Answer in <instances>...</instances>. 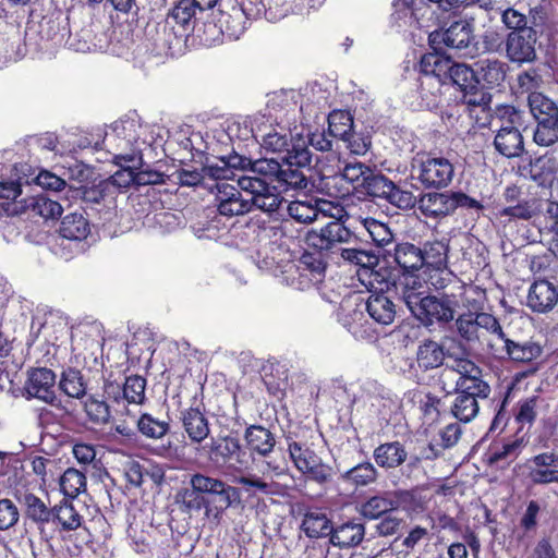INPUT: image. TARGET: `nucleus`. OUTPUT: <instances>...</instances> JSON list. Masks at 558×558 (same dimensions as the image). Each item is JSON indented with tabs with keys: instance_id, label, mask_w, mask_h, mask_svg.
Wrapping results in <instances>:
<instances>
[{
	"instance_id": "obj_1",
	"label": "nucleus",
	"mask_w": 558,
	"mask_h": 558,
	"mask_svg": "<svg viewBox=\"0 0 558 558\" xmlns=\"http://www.w3.org/2000/svg\"><path fill=\"white\" fill-rule=\"evenodd\" d=\"M379 247L343 248L341 256L360 267L356 271L359 280L371 292L366 302V311L369 316L378 324L389 325L396 317V305L387 295L391 284L390 274L387 271L389 263L386 258L380 259Z\"/></svg>"
},
{
	"instance_id": "obj_2",
	"label": "nucleus",
	"mask_w": 558,
	"mask_h": 558,
	"mask_svg": "<svg viewBox=\"0 0 558 558\" xmlns=\"http://www.w3.org/2000/svg\"><path fill=\"white\" fill-rule=\"evenodd\" d=\"M501 21L511 29L505 43L507 59L519 65L536 61V48L541 47L538 37L544 31L543 17L526 16L513 8H508L502 12Z\"/></svg>"
},
{
	"instance_id": "obj_3",
	"label": "nucleus",
	"mask_w": 558,
	"mask_h": 558,
	"mask_svg": "<svg viewBox=\"0 0 558 558\" xmlns=\"http://www.w3.org/2000/svg\"><path fill=\"white\" fill-rule=\"evenodd\" d=\"M333 246H298L281 271V281L296 290L322 283Z\"/></svg>"
},
{
	"instance_id": "obj_4",
	"label": "nucleus",
	"mask_w": 558,
	"mask_h": 558,
	"mask_svg": "<svg viewBox=\"0 0 558 558\" xmlns=\"http://www.w3.org/2000/svg\"><path fill=\"white\" fill-rule=\"evenodd\" d=\"M190 484L196 493L205 496L208 501H213L207 506V519L216 524L220 522L223 512L239 498L235 487L202 473L193 474Z\"/></svg>"
},
{
	"instance_id": "obj_5",
	"label": "nucleus",
	"mask_w": 558,
	"mask_h": 558,
	"mask_svg": "<svg viewBox=\"0 0 558 558\" xmlns=\"http://www.w3.org/2000/svg\"><path fill=\"white\" fill-rule=\"evenodd\" d=\"M474 17L463 14L452 20L448 27L434 31L429 34L428 40L435 50L441 46L471 53L475 46Z\"/></svg>"
},
{
	"instance_id": "obj_6",
	"label": "nucleus",
	"mask_w": 558,
	"mask_h": 558,
	"mask_svg": "<svg viewBox=\"0 0 558 558\" xmlns=\"http://www.w3.org/2000/svg\"><path fill=\"white\" fill-rule=\"evenodd\" d=\"M454 166L442 156L417 154L412 162V177L417 179L425 189L447 187L453 179Z\"/></svg>"
},
{
	"instance_id": "obj_7",
	"label": "nucleus",
	"mask_w": 558,
	"mask_h": 558,
	"mask_svg": "<svg viewBox=\"0 0 558 558\" xmlns=\"http://www.w3.org/2000/svg\"><path fill=\"white\" fill-rule=\"evenodd\" d=\"M262 146L272 153L284 154L282 161L298 167H310L312 153L307 148L305 137L298 134L295 137L284 133H268L263 136Z\"/></svg>"
},
{
	"instance_id": "obj_8",
	"label": "nucleus",
	"mask_w": 558,
	"mask_h": 558,
	"mask_svg": "<svg viewBox=\"0 0 558 558\" xmlns=\"http://www.w3.org/2000/svg\"><path fill=\"white\" fill-rule=\"evenodd\" d=\"M238 186L251 195V211L256 208L272 214L284 203L278 193L271 191L272 186H267L266 181L257 180L256 177H239Z\"/></svg>"
},
{
	"instance_id": "obj_9",
	"label": "nucleus",
	"mask_w": 558,
	"mask_h": 558,
	"mask_svg": "<svg viewBox=\"0 0 558 558\" xmlns=\"http://www.w3.org/2000/svg\"><path fill=\"white\" fill-rule=\"evenodd\" d=\"M76 193L85 205V209L108 215L117 207L113 187L105 180L96 184L81 186Z\"/></svg>"
},
{
	"instance_id": "obj_10",
	"label": "nucleus",
	"mask_w": 558,
	"mask_h": 558,
	"mask_svg": "<svg viewBox=\"0 0 558 558\" xmlns=\"http://www.w3.org/2000/svg\"><path fill=\"white\" fill-rule=\"evenodd\" d=\"M218 13L220 15L218 22L215 21L216 14L204 15V20H199L195 24V28L190 33L195 34L205 45H213L219 41L225 33L230 36L236 35L240 28L231 25L229 21L233 19V15L226 14L220 10H218Z\"/></svg>"
},
{
	"instance_id": "obj_11",
	"label": "nucleus",
	"mask_w": 558,
	"mask_h": 558,
	"mask_svg": "<svg viewBox=\"0 0 558 558\" xmlns=\"http://www.w3.org/2000/svg\"><path fill=\"white\" fill-rule=\"evenodd\" d=\"M558 303V286L547 279H537L529 288L526 306L536 314L551 312Z\"/></svg>"
},
{
	"instance_id": "obj_12",
	"label": "nucleus",
	"mask_w": 558,
	"mask_h": 558,
	"mask_svg": "<svg viewBox=\"0 0 558 558\" xmlns=\"http://www.w3.org/2000/svg\"><path fill=\"white\" fill-rule=\"evenodd\" d=\"M54 385L56 374L51 369L46 367L33 368L28 371L22 395L27 400L49 401L52 399Z\"/></svg>"
},
{
	"instance_id": "obj_13",
	"label": "nucleus",
	"mask_w": 558,
	"mask_h": 558,
	"mask_svg": "<svg viewBox=\"0 0 558 558\" xmlns=\"http://www.w3.org/2000/svg\"><path fill=\"white\" fill-rule=\"evenodd\" d=\"M215 197L217 210L226 217L245 215L251 211L250 198H244L238 187L228 183L216 184Z\"/></svg>"
},
{
	"instance_id": "obj_14",
	"label": "nucleus",
	"mask_w": 558,
	"mask_h": 558,
	"mask_svg": "<svg viewBox=\"0 0 558 558\" xmlns=\"http://www.w3.org/2000/svg\"><path fill=\"white\" fill-rule=\"evenodd\" d=\"M411 313L424 325L448 323L454 317V310L450 304L432 295L424 296Z\"/></svg>"
},
{
	"instance_id": "obj_15",
	"label": "nucleus",
	"mask_w": 558,
	"mask_h": 558,
	"mask_svg": "<svg viewBox=\"0 0 558 558\" xmlns=\"http://www.w3.org/2000/svg\"><path fill=\"white\" fill-rule=\"evenodd\" d=\"M199 20H204V14L198 12L193 1L179 0L167 15L166 26L174 28L177 25L180 32L178 36L186 37Z\"/></svg>"
},
{
	"instance_id": "obj_16",
	"label": "nucleus",
	"mask_w": 558,
	"mask_h": 558,
	"mask_svg": "<svg viewBox=\"0 0 558 558\" xmlns=\"http://www.w3.org/2000/svg\"><path fill=\"white\" fill-rule=\"evenodd\" d=\"M529 478L534 485L558 484V454L542 452L529 460Z\"/></svg>"
},
{
	"instance_id": "obj_17",
	"label": "nucleus",
	"mask_w": 558,
	"mask_h": 558,
	"mask_svg": "<svg viewBox=\"0 0 558 558\" xmlns=\"http://www.w3.org/2000/svg\"><path fill=\"white\" fill-rule=\"evenodd\" d=\"M294 254L288 246H257L250 256L259 269L271 270L276 277H281L286 263Z\"/></svg>"
},
{
	"instance_id": "obj_18",
	"label": "nucleus",
	"mask_w": 558,
	"mask_h": 558,
	"mask_svg": "<svg viewBox=\"0 0 558 558\" xmlns=\"http://www.w3.org/2000/svg\"><path fill=\"white\" fill-rule=\"evenodd\" d=\"M525 445L523 437H517L501 445L495 444L485 453V462L489 468L506 470L520 456Z\"/></svg>"
},
{
	"instance_id": "obj_19",
	"label": "nucleus",
	"mask_w": 558,
	"mask_h": 558,
	"mask_svg": "<svg viewBox=\"0 0 558 558\" xmlns=\"http://www.w3.org/2000/svg\"><path fill=\"white\" fill-rule=\"evenodd\" d=\"M477 85L487 89L499 87L506 80L508 65L496 58H483L474 62Z\"/></svg>"
},
{
	"instance_id": "obj_20",
	"label": "nucleus",
	"mask_w": 558,
	"mask_h": 558,
	"mask_svg": "<svg viewBox=\"0 0 558 558\" xmlns=\"http://www.w3.org/2000/svg\"><path fill=\"white\" fill-rule=\"evenodd\" d=\"M391 288H395L396 292L400 294V298L410 312L427 295L425 283L413 274H403L398 282L391 280L390 289Z\"/></svg>"
},
{
	"instance_id": "obj_21",
	"label": "nucleus",
	"mask_w": 558,
	"mask_h": 558,
	"mask_svg": "<svg viewBox=\"0 0 558 558\" xmlns=\"http://www.w3.org/2000/svg\"><path fill=\"white\" fill-rule=\"evenodd\" d=\"M180 420L184 432L192 442L201 444L210 433L209 422L204 412L198 408H189L182 410Z\"/></svg>"
},
{
	"instance_id": "obj_22",
	"label": "nucleus",
	"mask_w": 558,
	"mask_h": 558,
	"mask_svg": "<svg viewBox=\"0 0 558 558\" xmlns=\"http://www.w3.org/2000/svg\"><path fill=\"white\" fill-rule=\"evenodd\" d=\"M15 498L26 519L38 525L50 523L51 508L41 498L28 490H16Z\"/></svg>"
},
{
	"instance_id": "obj_23",
	"label": "nucleus",
	"mask_w": 558,
	"mask_h": 558,
	"mask_svg": "<svg viewBox=\"0 0 558 558\" xmlns=\"http://www.w3.org/2000/svg\"><path fill=\"white\" fill-rule=\"evenodd\" d=\"M136 154H117L113 157V162L121 166V168L109 178L105 179L106 183H110L113 187L114 196L117 197L123 190L130 187L132 184L136 185V171L133 166H123L125 163H134L136 160Z\"/></svg>"
},
{
	"instance_id": "obj_24",
	"label": "nucleus",
	"mask_w": 558,
	"mask_h": 558,
	"mask_svg": "<svg viewBox=\"0 0 558 558\" xmlns=\"http://www.w3.org/2000/svg\"><path fill=\"white\" fill-rule=\"evenodd\" d=\"M470 296L473 300L484 299L485 292L477 286L466 284L460 278L451 279V283L442 292L441 299L452 306L454 310L460 305L471 304Z\"/></svg>"
},
{
	"instance_id": "obj_25",
	"label": "nucleus",
	"mask_w": 558,
	"mask_h": 558,
	"mask_svg": "<svg viewBox=\"0 0 558 558\" xmlns=\"http://www.w3.org/2000/svg\"><path fill=\"white\" fill-rule=\"evenodd\" d=\"M57 231L64 240L82 242L90 234L92 225L83 214L75 211L61 218Z\"/></svg>"
},
{
	"instance_id": "obj_26",
	"label": "nucleus",
	"mask_w": 558,
	"mask_h": 558,
	"mask_svg": "<svg viewBox=\"0 0 558 558\" xmlns=\"http://www.w3.org/2000/svg\"><path fill=\"white\" fill-rule=\"evenodd\" d=\"M495 149L506 158L520 157L524 153V140L515 128H499L494 138Z\"/></svg>"
},
{
	"instance_id": "obj_27",
	"label": "nucleus",
	"mask_w": 558,
	"mask_h": 558,
	"mask_svg": "<svg viewBox=\"0 0 558 558\" xmlns=\"http://www.w3.org/2000/svg\"><path fill=\"white\" fill-rule=\"evenodd\" d=\"M247 449L260 457L269 456L276 445L275 435L262 425H250L244 433Z\"/></svg>"
},
{
	"instance_id": "obj_28",
	"label": "nucleus",
	"mask_w": 558,
	"mask_h": 558,
	"mask_svg": "<svg viewBox=\"0 0 558 558\" xmlns=\"http://www.w3.org/2000/svg\"><path fill=\"white\" fill-rule=\"evenodd\" d=\"M420 210L428 217L448 216L453 213L452 192H429L418 198Z\"/></svg>"
},
{
	"instance_id": "obj_29",
	"label": "nucleus",
	"mask_w": 558,
	"mask_h": 558,
	"mask_svg": "<svg viewBox=\"0 0 558 558\" xmlns=\"http://www.w3.org/2000/svg\"><path fill=\"white\" fill-rule=\"evenodd\" d=\"M529 107L536 125H558V106L547 96L532 93L529 96Z\"/></svg>"
},
{
	"instance_id": "obj_30",
	"label": "nucleus",
	"mask_w": 558,
	"mask_h": 558,
	"mask_svg": "<svg viewBox=\"0 0 558 558\" xmlns=\"http://www.w3.org/2000/svg\"><path fill=\"white\" fill-rule=\"evenodd\" d=\"M373 457L377 465L384 469H397L408 458V452L400 441H390L375 448Z\"/></svg>"
},
{
	"instance_id": "obj_31",
	"label": "nucleus",
	"mask_w": 558,
	"mask_h": 558,
	"mask_svg": "<svg viewBox=\"0 0 558 558\" xmlns=\"http://www.w3.org/2000/svg\"><path fill=\"white\" fill-rule=\"evenodd\" d=\"M26 209H29L34 215L43 217L45 220L58 219L63 211L62 206L57 201H52L44 195L24 199V205L21 207H17V204H15L13 213L19 214Z\"/></svg>"
},
{
	"instance_id": "obj_32",
	"label": "nucleus",
	"mask_w": 558,
	"mask_h": 558,
	"mask_svg": "<svg viewBox=\"0 0 558 558\" xmlns=\"http://www.w3.org/2000/svg\"><path fill=\"white\" fill-rule=\"evenodd\" d=\"M207 448L210 460L216 463H228L233 459L240 461L242 447L235 437L226 436L220 439H211Z\"/></svg>"
},
{
	"instance_id": "obj_33",
	"label": "nucleus",
	"mask_w": 558,
	"mask_h": 558,
	"mask_svg": "<svg viewBox=\"0 0 558 558\" xmlns=\"http://www.w3.org/2000/svg\"><path fill=\"white\" fill-rule=\"evenodd\" d=\"M452 62L450 58H446L437 51L424 54L420 61V71L425 75L424 81L433 78V82L442 83L447 80Z\"/></svg>"
},
{
	"instance_id": "obj_34",
	"label": "nucleus",
	"mask_w": 558,
	"mask_h": 558,
	"mask_svg": "<svg viewBox=\"0 0 558 558\" xmlns=\"http://www.w3.org/2000/svg\"><path fill=\"white\" fill-rule=\"evenodd\" d=\"M365 526L356 521H348L336 527L332 526L330 542L339 547L357 546L364 538Z\"/></svg>"
},
{
	"instance_id": "obj_35",
	"label": "nucleus",
	"mask_w": 558,
	"mask_h": 558,
	"mask_svg": "<svg viewBox=\"0 0 558 558\" xmlns=\"http://www.w3.org/2000/svg\"><path fill=\"white\" fill-rule=\"evenodd\" d=\"M504 343L502 352L513 362L530 363L543 353L541 344L534 341L515 342L507 337Z\"/></svg>"
},
{
	"instance_id": "obj_36",
	"label": "nucleus",
	"mask_w": 558,
	"mask_h": 558,
	"mask_svg": "<svg viewBox=\"0 0 558 558\" xmlns=\"http://www.w3.org/2000/svg\"><path fill=\"white\" fill-rule=\"evenodd\" d=\"M83 517L74 508L73 504L63 500L51 508L50 523L61 531H74L82 525Z\"/></svg>"
},
{
	"instance_id": "obj_37",
	"label": "nucleus",
	"mask_w": 558,
	"mask_h": 558,
	"mask_svg": "<svg viewBox=\"0 0 558 558\" xmlns=\"http://www.w3.org/2000/svg\"><path fill=\"white\" fill-rule=\"evenodd\" d=\"M384 246H380L379 255L380 259L384 258L387 259L388 263H390L389 258H392V260L403 270H417L423 267L424 265V257L422 256V250L420 246H395V254L393 255H381V248ZM390 266V264L387 265V268Z\"/></svg>"
},
{
	"instance_id": "obj_38",
	"label": "nucleus",
	"mask_w": 558,
	"mask_h": 558,
	"mask_svg": "<svg viewBox=\"0 0 558 558\" xmlns=\"http://www.w3.org/2000/svg\"><path fill=\"white\" fill-rule=\"evenodd\" d=\"M399 507L397 500L392 498V494L385 492L379 495L369 497L360 507V513L367 520H376Z\"/></svg>"
},
{
	"instance_id": "obj_39",
	"label": "nucleus",
	"mask_w": 558,
	"mask_h": 558,
	"mask_svg": "<svg viewBox=\"0 0 558 558\" xmlns=\"http://www.w3.org/2000/svg\"><path fill=\"white\" fill-rule=\"evenodd\" d=\"M301 529L307 537L318 538L330 535L332 525L325 512L315 509L304 514Z\"/></svg>"
},
{
	"instance_id": "obj_40",
	"label": "nucleus",
	"mask_w": 558,
	"mask_h": 558,
	"mask_svg": "<svg viewBox=\"0 0 558 558\" xmlns=\"http://www.w3.org/2000/svg\"><path fill=\"white\" fill-rule=\"evenodd\" d=\"M444 359V348L434 340H425L417 348L416 362L423 371L439 367L442 365Z\"/></svg>"
},
{
	"instance_id": "obj_41",
	"label": "nucleus",
	"mask_w": 558,
	"mask_h": 558,
	"mask_svg": "<svg viewBox=\"0 0 558 558\" xmlns=\"http://www.w3.org/2000/svg\"><path fill=\"white\" fill-rule=\"evenodd\" d=\"M303 167L282 162L280 177L274 190L289 191V190H305L308 185L306 175L301 170Z\"/></svg>"
},
{
	"instance_id": "obj_42",
	"label": "nucleus",
	"mask_w": 558,
	"mask_h": 558,
	"mask_svg": "<svg viewBox=\"0 0 558 558\" xmlns=\"http://www.w3.org/2000/svg\"><path fill=\"white\" fill-rule=\"evenodd\" d=\"M282 163L275 158H263L252 160L251 168L248 169L250 174L246 177H256L257 180L266 181L267 186L277 185L280 177Z\"/></svg>"
},
{
	"instance_id": "obj_43",
	"label": "nucleus",
	"mask_w": 558,
	"mask_h": 558,
	"mask_svg": "<svg viewBox=\"0 0 558 558\" xmlns=\"http://www.w3.org/2000/svg\"><path fill=\"white\" fill-rule=\"evenodd\" d=\"M378 471L371 462H362L344 471L340 480L355 487L367 486L376 482Z\"/></svg>"
},
{
	"instance_id": "obj_44",
	"label": "nucleus",
	"mask_w": 558,
	"mask_h": 558,
	"mask_svg": "<svg viewBox=\"0 0 558 558\" xmlns=\"http://www.w3.org/2000/svg\"><path fill=\"white\" fill-rule=\"evenodd\" d=\"M480 412L478 400L474 397L456 392V397L450 407V413L462 423L473 421Z\"/></svg>"
},
{
	"instance_id": "obj_45",
	"label": "nucleus",
	"mask_w": 558,
	"mask_h": 558,
	"mask_svg": "<svg viewBox=\"0 0 558 558\" xmlns=\"http://www.w3.org/2000/svg\"><path fill=\"white\" fill-rule=\"evenodd\" d=\"M286 441L289 457L296 470L311 464V462H315L316 458H318L314 449L311 448L307 442L296 440L291 435L286 437Z\"/></svg>"
},
{
	"instance_id": "obj_46",
	"label": "nucleus",
	"mask_w": 558,
	"mask_h": 558,
	"mask_svg": "<svg viewBox=\"0 0 558 558\" xmlns=\"http://www.w3.org/2000/svg\"><path fill=\"white\" fill-rule=\"evenodd\" d=\"M454 392L474 397L476 400L487 399L490 393V386L480 375L469 376V378L457 379Z\"/></svg>"
},
{
	"instance_id": "obj_47",
	"label": "nucleus",
	"mask_w": 558,
	"mask_h": 558,
	"mask_svg": "<svg viewBox=\"0 0 558 558\" xmlns=\"http://www.w3.org/2000/svg\"><path fill=\"white\" fill-rule=\"evenodd\" d=\"M106 140L111 142L118 140V147L132 146L137 141L136 123L134 120H119L112 123L111 133L106 134Z\"/></svg>"
},
{
	"instance_id": "obj_48",
	"label": "nucleus",
	"mask_w": 558,
	"mask_h": 558,
	"mask_svg": "<svg viewBox=\"0 0 558 558\" xmlns=\"http://www.w3.org/2000/svg\"><path fill=\"white\" fill-rule=\"evenodd\" d=\"M447 78L457 85L462 93L464 90H473V88H477L474 64L469 66L464 63L452 62Z\"/></svg>"
},
{
	"instance_id": "obj_49",
	"label": "nucleus",
	"mask_w": 558,
	"mask_h": 558,
	"mask_svg": "<svg viewBox=\"0 0 558 558\" xmlns=\"http://www.w3.org/2000/svg\"><path fill=\"white\" fill-rule=\"evenodd\" d=\"M441 398L432 392L422 393L418 399V409L423 423L432 426L439 422L442 411Z\"/></svg>"
},
{
	"instance_id": "obj_50",
	"label": "nucleus",
	"mask_w": 558,
	"mask_h": 558,
	"mask_svg": "<svg viewBox=\"0 0 558 558\" xmlns=\"http://www.w3.org/2000/svg\"><path fill=\"white\" fill-rule=\"evenodd\" d=\"M59 387L70 398L81 399L86 395V384L83 375L75 368H68L62 372Z\"/></svg>"
},
{
	"instance_id": "obj_51",
	"label": "nucleus",
	"mask_w": 558,
	"mask_h": 558,
	"mask_svg": "<svg viewBox=\"0 0 558 558\" xmlns=\"http://www.w3.org/2000/svg\"><path fill=\"white\" fill-rule=\"evenodd\" d=\"M328 133L341 141L353 130V118L349 111L333 110L328 114Z\"/></svg>"
},
{
	"instance_id": "obj_52",
	"label": "nucleus",
	"mask_w": 558,
	"mask_h": 558,
	"mask_svg": "<svg viewBox=\"0 0 558 558\" xmlns=\"http://www.w3.org/2000/svg\"><path fill=\"white\" fill-rule=\"evenodd\" d=\"M456 326L460 337L468 343H481L484 332L480 331L475 313L460 315L456 320Z\"/></svg>"
},
{
	"instance_id": "obj_53",
	"label": "nucleus",
	"mask_w": 558,
	"mask_h": 558,
	"mask_svg": "<svg viewBox=\"0 0 558 558\" xmlns=\"http://www.w3.org/2000/svg\"><path fill=\"white\" fill-rule=\"evenodd\" d=\"M364 192L372 196L386 199L389 192L393 189V182L381 173H375L373 170L363 179Z\"/></svg>"
},
{
	"instance_id": "obj_54",
	"label": "nucleus",
	"mask_w": 558,
	"mask_h": 558,
	"mask_svg": "<svg viewBox=\"0 0 558 558\" xmlns=\"http://www.w3.org/2000/svg\"><path fill=\"white\" fill-rule=\"evenodd\" d=\"M61 492L66 497L75 498L86 489V476L76 469H68L60 478Z\"/></svg>"
},
{
	"instance_id": "obj_55",
	"label": "nucleus",
	"mask_w": 558,
	"mask_h": 558,
	"mask_svg": "<svg viewBox=\"0 0 558 558\" xmlns=\"http://www.w3.org/2000/svg\"><path fill=\"white\" fill-rule=\"evenodd\" d=\"M137 429L147 438L159 439L168 434L169 422L155 418L151 414L144 413L136 421Z\"/></svg>"
},
{
	"instance_id": "obj_56",
	"label": "nucleus",
	"mask_w": 558,
	"mask_h": 558,
	"mask_svg": "<svg viewBox=\"0 0 558 558\" xmlns=\"http://www.w3.org/2000/svg\"><path fill=\"white\" fill-rule=\"evenodd\" d=\"M440 85L441 83L433 82V78H427V81H422L420 88V107L425 110H434L440 106L441 102V94H440Z\"/></svg>"
},
{
	"instance_id": "obj_57",
	"label": "nucleus",
	"mask_w": 558,
	"mask_h": 558,
	"mask_svg": "<svg viewBox=\"0 0 558 558\" xmlns=\"http://www.w3.org/2000/svg\"><path fill=\"white\" fill-rule=\"evenodd\" d=\"M324 205H327V203L323 202L320 207L316 208L311 203L295 201L288 204L287 210L294 220L307 223L316 220L318 213L325 210Z\"/></svg>"
},
{
	"instance_id": "obj_58",
	"label": "nucleus",
	"mask_w": 558,
	"mask_h": 558,
	"mask_svg": "<svg viewBox=\"0 0 558 558\" xmlns=\"http://www.w3.org/2000/svg\"><path fill=\"white\" fill-rule=\"evenodd\" d=\"M145 388L146 380L142 376L134 375L126 377L123 384L125 404H142L145 400Z\"/></svg>"
},
{
	"instance_id": "obj_59",
	"label": "nucleus",
	"mask_w": 558,
	"mask_h": 558,
	"mask_svg": "<svg viewBox=\"0 0 558 558\" xmlns=\"http://www.w3.org/2000/svg\"><path fill=\"white\" fill-rule=\"evenodd\" d=\"M298 471L303 475H306L310 481H313L319 485L329 483L332 480L333 474L332 468L329 464L323 462L320 457L316 458L315 462H311V464H307Z\"/></svg>"
},
{
	"instance_id": "obj_60",
	"label": "nucleus",
	"mask_w": 558,
	"mask_h": 558,
	"mask_svg": "<svg viewBox=\"0 0 558 558\" xmlns=\"http://www.w3.org/2000/svg\"><path fill=\"white\" fill-rule=\"evenodd\" d=\"M85 412L90 422L106 424L111 416L110 405L105 400L90 397L85 402Z\"/></svg>"
},
{
	"instance_id": "obj_61",
	"label": "nucleus",
	"mask_w": 558,
	"mask_h": 558,
	"mask_svg": "<svg viewBox=\"0 0 558 558\" xmlns=\"http://www.w3.org/2000/svg\"><path fill=\"white\" fill-rule=\"evenodd\" d=\"M496 118L500 128L519 130L524 124V112L511 105H500L496 108Z\"/></svg>"
},
{
	"instance_id": "obj_62",
	"label": "nucleus",
	"mask_w": 558,
	"mask_h": 558,
	"mask_svg": "<svg viewBox=\"0 0 558 558\" xmlns=\"http://www.w3.org/2000/svg\"><path fill=\"white\" fill-rule=\"evenodd\" d=\"M235 482L241 485L247 494L260 493L271 495L276 493V483L266 482L256 475L240 476Z\"/></svg>"
},
{
	"instance_id": "obj_63",
	"label": "nucleus",
	"mask_w": 558,
	"mask_h": 558,
	"mask_svg": "<svg viewBox=\"0 0 558 558\" xmlns=\"http://www.w3.org/2000/svg\"><path fill=\"white\" fill-rule=\"evenodd\" d=\"M350 231L339 221H330L320 230V239L327 244L349 242Z\"/></svg>"
},
{
	"instance_id": "obj_64",
	"label": "nucleus",
	"mask_w": 558,
	"mask_h": 558,
	"mask_svg": "<svg viewBox=\"0 0 558 558\" xmlns=\"http://www.w3.org/2000/svg\"><path fill=\"white\" fill-rule=\"evenodd\" d=\"M386 201L402 210L412 209L416 204H418V199L411 191L402 190L395 183L393 189L389 192Z\"/></svg>"
}]
</instances>
